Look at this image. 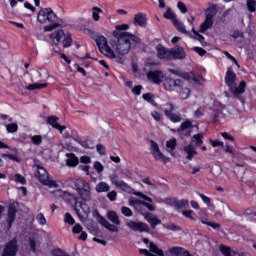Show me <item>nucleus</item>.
I'll list each match as a JSON object with an SVG mask.
<instances>
[{
    "mask_svg": "<svg viewBox=\"0 0 256 256\" xmlns=\"http://www.w3.org/2000/svg\"><path fill=\"white\" fill-rule=\"evenodd\" d=\"M184 153L186 154V159L192 161L195 155H197V148L193 146V143L184 147Z\"/></svg>",
    "mask_w": 256,
    "mask_h": 256,
    "instance_id": "nucleus-24",
    "label": "nucleus"
},
{
    "mask_svg": "<svg viewBox=\"0 0 256 256\" xmlns=\"http://www.w3.org/2000/svg\"><path fill=\"white\" fill-rule=\"evenodd\" d=\"M110 190H111V186H109L107 182L102 181L96 184L95 186L96 193H109Z\"/></svg>",
    "mask_w": 256,
    "mask_h": 256,
    "instance_id": "nucleus-27",
    "label": "nucleus"
},
{
    "mask_svg": "<svg viewBox=\"0 0 256 256\" xmlns=\"http://www.w3.org/2000/svg\"><path fill=\"white\" fill-rule=\"evenodd\" d=\"M219 249L222 252V254H224L225 256H239L238 252L231 250L230 247H227L225 245H220Z\"/></svg>",
    "mask_w": 256,
    "mask_h": 256,
    "instance_id": "nucleus-30",
    "label": "nucleus"
},
{
    "mask_svg": "<svg viewBox=\"0 0 256 256\" xmlns=\"http://www.w3.org/2000/svg\"><path fill=\"white\" fill-rule=\"evenodd\" d=\"M212 173H213V175H215V177H219V175H221V173H223V169L221 168V166H215L212 169Z\"/></svg>",
    "mask_w": 256,
    "mask_h": 256,
    "instance_id": "nucleus-56",
    "label": "nucleus"
},
{
    "mask_svg": "<svg viewBox=\"0 0 256 256\" xmlns=\"http://www.w3.org/2000/svg\"><path fill=\"white\" fill-rule=\"evenodd\" d=\"M144 203H145V201L139 200V199H137V198H130V199H129V205H130V207H136V208H138L139 205H144Z\"/></svg>",
    "mask_w": 256,
    "mask_h": 256,
    "instance_id": "nucleus-40",
    "label": "nucleus"
},
{
    "mask_svg": "<svg viewBox=\"0 0 256 256\" xmlns=\"http://www.w3.org/2000/svg\"><path fill=\"white\" fill-rule=\"evenodd\" d=\"M225 84L227 85L229 91L239 99L243 105H245V98L241 95L245 93V87H247V83L245 81H241L237 87V74L233 71V69L228 68L225 75Z\"/></svg>",
    "mask_w": 256,
    "mask_h": 256,
    "instance_id": "nucleus-2",
    "label": "nucleus"
},
{
    "mask_svg": "<svg viewBox=\"0 0 256 256\" xmlns=\"http://www.w3.org/2000/svg\"><path fill=\"white\" fill-rule=\"evenodd\" d=\"M190 95H191V90H189V88H184L181 92L182 99H189Z\"/></svg>",
    "mask_w": 256,
    "mask_h": 256,
    "instance_id": "nucleus-57",
    "label": "nucleus"
},
{
    "mask_svg": "<svg viewBox=\"0 0 256 256\" xmlns=\"http://www.w3.org/2000/svg\"><path fill=\"white\" fill-rule=\"evenodd\" d=\"M31 141L34 145H41L43 143V137L41 135H34L31 137Z\"/></svg>",
    "mask_w": 256,
    "mask_h": 256,
    "instance_id": "nucleus-48",
    "label": "nucleus"
},
{
    "mask_svg": "<svg viewBox=\"0 0 256 256\" xmlns=\"http://www.w3.org/2000/svg\"><path fill=\"white\" fill-rule=\"evenodd\" d=\"M33 169L37 171L36 177H38V181L42 183V185H45L46 187L55 188L59 187V184L57 182L49 179V173H47V170L41 166V164H34Z\"/></svg>",
    "mask_w": 256,
    "mask_h": 256,
    "instance_id": "nucleus-5",
    "label": "nucleus"
},
{
    "mask_svg": "<svg viewBox=\"0 0 256 256\" xmlns=\"http://www.w3.org/2000/svg\"><path fill=\"white\" fill-rule=\"evenodd\" d=\"M172 23L180 33L187 34V30L185 29V24L179 21V19L177 18L174 19Z\"/></svg>",
    "mask_w": 256,
    "mask_h": 256,
    "instance_id": "nucleus-33",
    "label": "nucleus"
},
{
    "mask_svg": "<svg viewBox=\"0 0 256 256\" xmlns=\"http://www.w3.org/2000/svg\"><path fill=\"white\" fill-rule=\"evenodd\" d=\"M169 110L165 109L164 113L167 117V119H169L170 121H172V123H181L182 118L179 114H175L173 113L175 111V106H173L172 103H169Z\"/></svg>",
    "mask_w": 256,
    "mask_h": 256,
    "instance_id": "nucleus-19",
    "label": "nucleus"
},
{
    "mask_svg": "<svg viewBox=\"0 0 256 256\" xmlns=\"http://www.w3.org/2000/svg\"><path fill=\"white\" fill-rule=\"evenodd\" d=\"M196 129V131H199V126L193 125V123L189 120H186L183 122L180 127L177 130H172L176 133H178L179 137L182 139H185L186 137H191V133Z\"/></svg>",
    "mask_w": 256,
    "mask_h": 256,
    "instance_id": "nucleus-7",
    "label": "nucleus"
},
{
    "mask_svg": "<svg viewBox=\"0 0 256 256\" xmlns=\"http://www.w3.org/2000/svg\"><path fill=\"white\" fill-rule=\"evenodd\" d=\"M231 37H233V39H245V35L239 30L234 31Z\"/></svg>",
    "mask_w": 256,
    "mask_h": 256,
    "instance_id": "nucleus-53",
    "label": "nucleus"
},
{
    "mask_svg": "<svg viewBox=\"0 0 256 256\" xmlns=\"http://www.w3.org/2000/svg\"><path fill=\"white\" fill-rule=\"evenodd\" d=\"M50 39H52L54 45L63 44L64 49L67 47H71L73 43V39L71 38V34H65L63 30H57L50 35Z\"/></svg>",
    "mask_w": 256,
    "mask_h": 256,
    "instance_id": "nucleus-6",
    "label": "nucleus"
},
{
    "mask_svg": "<svg viewBox=\"0 0 256 256\" xmlns=\"http://www.w3.org/2000/svg\"><path fill=\"white\" fill-rule=\"evenodd\" d=\"M83 232V226H81V224H76L73 228H72V233H82Z\"/></svg>",
    "mask_w": 256,
    "mask_h": 256,
    "instance_id": "nucleus-61",
    "label": "nucleus"
},
{
    "mask_svg": "<svg viewBox=\"0 0 256 256\" xmlns=\"http://www.w3.org/2000/svg\"><path fill=\"white\" fill-rule=\"evenodd\" d=\"M109 179L112 185H115V187H117L118 189H122V191H125L126 193H133V188L125 183V181L119 179V176H117V174L110 175Z\"/></svg>",
    "mask_w": 256,
    "mask_h": 256,
    "instance_id": "nucleus-11",
    "label": "nucleus"
},
{
    "mask_svg": "<svg viewBox=\"0 0 256 256\" xmlns=\"http://www.w3.org/2000/svg\"><path fill=\"white\" fill-rule=\"evenodd\" d=\"M206 19L200 26V33H205L207 29L213 27V18L217 15V6L212 5L207 9Z\"/></svg>",
    "mask_w": 256,
    "mask_h": 256,
    "instance_id": "nucleus-10",
    "label": "nucleus"
},
{
    "mask_svg": "<svg viewBox=\"0 0 256 256\" xmlns=\"http://www.w3.org/2000/svg\"><path fill=\"white\" fill-rule=\"evenodd\" d=\"M36 221H38L39 225H47V219L45 218V215H43V213H39L36 216Z\"/></svg>",
    "mask_w": 256,
    "mask_h": 256,
    "instance_id": "nucleus-49",
    "label": "nucleus"
},
{
    "mask_svg": "<svg viewBox=\"0 0 256 256\" xmlns=\"http://www.w3.org/2000/svg\"><path fill=\"white\" fill-rule=\"evenodd\" d=\"M193 51H195V53H198V55H200V57H203V55H205L207 53V50H205L201 47H194Z\"/></svg>",
    "mask_w": 256,
    "mask_h": 256,
    "instance_id": "nucleus-58",
    "label": "nucleus"
},
{
    "mask_svg": "<svg viewBox=\"0 0 256 256\" xmlns=\"http://www.w3.org/2000/svg\"><path fill=\"white\" fill-rule=\"evenodd\" d=\"M29 246L33 253L37 251V241H35V238H29Z\"/></svg>",
    "mask_w": 256,
    "mask_h": 256,
    "instance_id": "nucleus-55",
    "label": "nucleus"
},
{
    "mask_svg": "<svg viewBox=\"0 0 256 256\" xmlns=\"http://www.w3.org/2000/svg\"><path fill=\"white\" fill-rule=\"evenodd\" d=\"M177 7L181 13H187V6L183 2H178Z\"/></svg>",
    "mask_w": 256,
    "mask_h": 256,
    "instance_id": "nucleus-62",
    "label": "nucleus"
},
{
    "mask_svg": "<svg viewBox=\"0 0 256 256\" xmlns=\"http://www.w3.org/2000/svg\"><path fill=\"white\" fill-rule=\"evenodd\" d=\"M14 180L16 183H21V185H25V183H27V180L21 174L14 175Z\"/></svg>",
    "mask_w": 256,
    "mask_h": 256,
    "instance_id": "nucleus-50",
    "label": "nucleus"
},
{
    "mask_svg": "<svg viewBox=\"0 0 256 256\" xmlns=\"http://www.w3.org/2000/svg\"><path fill=\"white\" fill-rule=\"evenodd\" d=\"M93 169H95V171H96L98 174H101V173H103V171H105V167H104L103 164H101V162H99V161L94 162V164H93Z\"/></svg>",
    "mask_w": 256,
    "mask_h": 256,
    "instance_id": "nucleus-45",
    "label": "nucleus"
},
{
    "mask_svg": "<svg viewBox=\"0 0 256 256\" xmlns=\"http://www.w3.org/2000/svg\"><path fill=\"white\" fill-rule=\"evenodd\" d=\"M107 218L114 225H121V220H119V216L117 215V213L115 211H108Z\"/></svg>",
    "mask_w": 256,
    "mask_h": 256,
    "instance_id": "nucleus-29",
    "label": "nucleus"
},
{
    "mask_svg": "<svg viewBox=\"0 0 256 256\" xmlns=\"http://www.w3.org/2000/svg\"><path fill=\"white\" fill-rule=\"evenodd\" d=\"M96 150L99 153V155H106L105 146L103 144H98L96 146Z\"/></svg>",
    "mask_w": 256,
    "mask_h": 256,
    "instance_id": "nucleus-59",
    "label": "nucleus"
},
{
    "mask_svg": "<svg viewBox=\"0 0 256 256\" xmlns=\"http://www.w3.org/2000/svg\"><path fill=\"white\" fill-rule=\"evenodd\" d=\"M107 199H109V201H111V202L117 201V191L112 190V191L108 192Z\"/></svg>",
    "mask_w": 256,
    "mask_h": 256,
    "instance_id": "nucleus-51",
    "label": "nucleus"
},
{
    "mask_svg": "<svg viewBox=\"0 0 256 256\" xmlns=\"http://www.w3.org/2000/svg\"><path fill=\"white\" fill-rule=\"evenodd\" d=\"M134 25L139 27H147V15L138 13L134 16Z\"/></svg>",
    "mask_w": 256,
    "mask_h": 256,
    "instance_id": "nucleus-25",
    "label": "nucleus"
},
{
    "mask_svg": "<svg viewBox=\"0 0 256 256\" xmlns=\"http://www.w3.org/2000/svg\"><path fill=\"white\" fill-rule=\"evenodd\" d=\"M121 213L124 215V217H133V210L127 206L121 207Z\"/></svg>",
    "mask_w": 256,
    "mask_h": 256,
    "instance_id": "nucleus-43",
    "label": "nucleus"
},
{
    "mask_svg": "<svg viewBox=\"0 0 256 256\" xmlns=\"http://www.w3.org/2000/svg\"><path fill=\"white\" fill-rule=\"evenodd\" d=\"M47 123L48 125H51L53 129H57L60 133H63L67 127L61 126L59 123V117L56 116H50L47 118Z\"/></svg>",
    "mask_w": 256,
    "mask_h": 256,
    "instance_id": "nucleus-21",
    "label": "nucleus"
},
{
    "mask_svg": "<svg viewBox=\"0 0 256 256\" xmlns=\"http://www.w3.org/2000/svg\"><path fill=\"white\" fill-rule=\"evenodd\" d=\"M96 44L98 45L99 51L102 53V55H105V57H115V51L109 47V44L107 42V38L105 36L100 35L96 38Z\"/></svg>",
    "mask_w": 256,
    "mask_h": 256,
    "instance_id": "nucleus-9",
    "label": "nucleus"
},
{
    "mask_svg": "<svg viewBox=\"0 0 256 256\" xmlns=\"http://www.w3.org/2000/svg\"><path fill=\"white\" fill-rule=\"evenodd\" d=\"M64 222L68 223V225H75V219L71 215V213H66L64 216Z\"/></svg>",
    "mask_w": 256,
    "mask_h": 256,
    "instance_id": "nucleus-47",
    "label": "nucleus"
},
{
    "mask_svg": "<svg viewBox=\"0 0 256 256\" xmlns=\"http://www.w3.org/2000/svg\"><path fill=\"white\" fill-rule=\"evenodd\" d=\"M151 153L156 161H163L164 163H168V161H170L168 157L161 153V150H159V144L155 141H151Z\"/></svg>",
    "mask_w": 256,
    "mask_h": 256,
    "instance_id": "nucleus-13",
    "label": "nucleus"
},
{
    "mask_svg": "<svg viewBox=\"0 0 256 256\" xmlns=\"http://www.w3.org/2000/svg\"><path fill=\"white\" fill-rule=\"evenodd\" d=\"M175 147H177V139L174 138L166 142L167 151L172 155V157L175 155L173 153L175 151Z\"/></svg>",
    "mask_w": 256,
    "mask_h": 256,
    "instance_id": "nucleus-31",
    "label": "nucleus"
},
{
    "mask_svg": "<svg viewBox=\"0 0 256 256\" xmlns=\"http://www.w3.org/2000/svg\"><path fill=\"white\" fill-rule=\"evenodd\" d=\"M132 193L133 195H136V197H140L141 199H144V201H148V203H153V199L145 194H143L142 192H137L134 189H132Z\"/></svg>",
    "mask_w": 256,
    "mask_h": 256,
    "instance_id": "nucleus-36",
    "label": "nucleus"
},
{
    "mask_svg": "<svg viewBox=\"0 0 256 256\" xmlns=\"http://www.w3.org/2000/svg\"><path fill=\"white\" fill-rule=\"evenodd\" d=\"M99 13H103V10L99 7H93L92 17L95 21H99V19H101Z\"/></svg>",
    "mask_w": 256,
    "mask_h": 256,
    "instance_id": "nucleus-44",
    "label": "nucleus"
},
{
    "mask_svg": "<svg viewBox=\"0 0 256 256\" xmlns=\"http://www.w3.org/2000/svg\"><path fill=\"white\" fill-rule=\"evenodd\" d=\"M172 75H176L177 77H181L182 79H185V81H191V75L189 72H181V70L177 69H168Z\"/></svg>",
    "mask_w": 256,
    "mask_h": 256,
    "instance_id": "nucleus-28",
    "label": "nucleus"
},
{
    "mask_svg": "<svg viewBox=\"0 0 256 256\" xmlns=\"http://www.w3.org/2000/svg\"><path fill=\"white\" fill-rule=\"evenodd\" d=\"M6 131H8V133H17V131H19V126L17 123L8 124L6 125Z\"/></svg>",
    "mask_w": 256,
    "mask_h": 256,
    "instance_id": "nucleus-41",
    "label": "nucleus"
},
{
    "mask_svg": "<svg viewBox=\"0 0 256 256\" xmlns=\"http://www.w3.org/2000/svg\"><path fill=\"white\" fill-rule=\"evenodd\" d=\"M37 21H39V23H47V21L52 23L44 27L45 32H50L57 29V27H61V20L51 8H42L38 12Z\"/></svg>",
    "mask_w": 256,
    "mask_h": 256,
    "instance_id": "nucleus-3",
    "label": "nucleus"
},
{
    "mask_svg": "<svg viewBox=\"0 0 256 256\" xmlns=\"http://www.w3.org/2000/svg\"><path fill=\"white\" fill-rule=\"evenodd\" d=\"M164 203H166V205H170L171 207H175L177 206V199L175 198H166L164 200Z\"/></svg>",
    "mask_w": 256,
    "mask_h": 256,
    "instance_id": "nucleus-54",
    "label": "nucleus"
},
{
    "mask_svg": "<svg viewBox=\"0 0 256 256\" xmlns=\"http://www.w3.org/2000/svg\"><path fill=\"white\" fill-rule=\"evenodd\" d=\"M104 227L108 229V231H111V233H117L119 231V228L117 226L109 222Z\"/></svg>",
    "mask_w": 256,
    "mask_h": 256,
    "instance_id": "nucleus-52",
    "label": "nucleus"
},
{
    "mask_svg": "<svg viewBox=\"0 0 256 256\" xmlns=\"http://www.w3.org/2000/svg\"><path fill=\"white\" fill-rule=\"evenodd\" d=\"M16 215H17V208L15 207V205H10L8 208V218H7L9 229L13 227V223L15 222Z\"/></svg>",
    "mask_w": 256,
    "mask_h": 256,
    "instance_id": "nucleus-23",
    "label": "nucleus"
},
{
    "mask_svg": "<svg viewBox=\"0 0 256 256\" xmlns=\"http://www.w3.org/2000/svg\"><path fill=\"white\" fill-rule=\"evenodd\" d=\"M67 183L75 186L76 191L83 201H91V185H89V182L83 179L69 178Z\"/></svg>",
    "mask_w": 256,
    "mask_h": 256,
    "instance_id": "nucleus-4",
    "label": "nucleus"
},
{
    "mask_svg": "<svg viewBox=\"0 0 256 256\" xmlns=\"http://www.w3.org/2000/svg\"><path fill=\"white\" fill-rule=\"evenodd\" d=\"M147 79L154 83V85H161L165 79V73L161 70H152L147 73Z\"/></svg>",
    "mask_w": 256,
    "mask_h": 256,
    "instance_id": "nucleus-12",
    "label": "nucleus"
},
{
    "mask_svg": "<svg viewBox=\"0 0 256 256\" xmlns=\"http://www.w3.org/2000/svg\"><path fill=\"white\" fill-rule=\"evenodd\" d=\"M112 35L114 37V40L111 41L112 47L119 55H127V53L131 51V41L140 43L137 36L128 32H119L115 30Z\"/></svg>",
    "mask_w": 256,
    "mask_h": 256,
    "instance_id": "nucleus-1",
    "label": "nucleus"
},
{
    "mask_svg": "<svg viewBox=\"0 0 256 256\" xmlns=\"http://www.w3.org/2000/svg\"><path fill=\"white\" fill-rule=\"evenodd\" d=\"M154 121H161V114L157 111L151 112Z\"/></svg>",
    "mask_w": 256,
    "mask_h": 256,
    "instance_id": "nucleus-64",
    "label": "nucleus"
},
{
    "mask_svg": "<svg viewBox=\"0 0 256 256\" xmlns=\"http://www.w3.org/2000/svg\"><path fill=\"white\" fill-rule=\"evenodd\" d=\"M189 207V200H176V209H187Z\"/></svg>",
    "mask_w": 256,
    "mask_h": 256,
    "instance_id": "nucleus-37",
    "label": "nucleus"
},
{
    "mask_svg": "<svg viewBox=\"0 0 256 256\" xmlns=\"http://www.w3.org/2000/svg\"><path fill=\"white\" fill-rule=\"evenodd\" d=\"M127 227L132 231H138L139 233H149V225L143 222L129 221L126 223Z\"/></svg>",
    "mask_w": 256,
    "mask_h": 256,
    "instance_id": "nucleus-16",
    "label": "nucleus"
},
{
    "mask_svg": "<svg viewBox=\"0 0 256 256\" xmlns=\"http://www.w3.org/2000/svg\"><path fill=\"white\" fill-rule=\"evenodd\" d=\"M164 19H169L170 21H175L177 19V16L175 13H173V10H171L170 7L167 8L166 12L163 14Z\"/></svg>",
    "mask_w": 256,
    "mask_h": 256,
    "instance_id": "nucleus-35",
    "label": "nucleus"
},
{
    "mask_svg": "<svg viewBox=\"0 0 256 256\" xmlns=\"http://www.w3.org/2000/svg\"><path fill=\"white\" fill-rule=\"evenodd\" d=\"M66 157H67L66 163L69 167H77V165H79V158H77L75 154L67 153Z\"/></svg>",
    "mask_w": 256,
    "mask_h": 256,
    "instance_id": "nucleus-26",
    "label": "nucleus"
},
{
    "mask_svg": "<svg viewBox=\"0 0 256 256\" xmlns=\"http://www.w3.org/2000/svg\"><path fill=\"white\" fill-rule=\"evenodd\" d=\"M53 194L55 195V197H65V195H69V197L73 199V201L75 202L74 211L76 215L79 217L81 221L85 219V216H83V214H81V211L79 210V208L83 209V202L77 201L78 198L77 196H75V194H69L68 192H63V190H56L53 192Z\"/></svg>",
    "mask_w": 256,
    "mask_h": 256,
    "instance_id": "nucleus-8",
    "label": "nucleus"
},
{
    "mask_svg": "<svg viewBox=\"0 0 256 256\" xmlns=\"http://www.w3.org/2000/svg\"><path fill=\"white\" fill-rule=\"evenodd\" d=\"M187 57V53L185 52V49L181 46H176L175 48L170 49V61L177 60H183Z\"/></svg>",
    "mask_w": 256,
    "mask_h": 256,
    "instance_id": "nucleus-17",
    "label": "nucleus"
},
{
    "mask_svg": "<svg viewBox=\"0 0 256 256\" xmlns=\"http://www.w3.org/2000/svg\"><path fill=\"white\" fill-rule=\"evenodd\" d=\"M149 249L151 251V253H154V255H158V256H165V253L163 252V250H161V248H159L155 243L150 242L149 243Z\"/></svg>",
    "mask_w": 256,
    "mask_h": 256,
    "instance_id": "nucleus-32",
    "label": "nucleus"
},
{
    "mask_svg": "<svg viewBox=\"0 0 256 256\" xmlns=\"http://www.w3.org/2000/svg\"><path fill=\"white\" fill-rule=\"evenodd\" d=\"M156 56L161 61H171V49L165 48L163 45L156 46Z\"/></svg>",
    "mask_w": 256,
    "mask_h": 256,
    "instance_id": "nucleus-15",
    "label": "nucleus"
},
{
    "mask_svg": "<svg viewBox=\"0 0 256 256\" xmlns=\"http://www.w3.org/2000/svg\"><path fill=\"white\" fill-rule=\"evenodd\" d=\"M183 85V81L180 79H172V78H164L163 87L165 91H175V88L181 87Z\"/></svg>",
    "mask_w": 256,
    "mask_h": 256,
    "instance_id": "nucleus-14",
    "label": "nucleus"
},
{
    "mask_svg": "<svg viewBox=\"0 0 256 256\" xmlns=\"http://www.w3.org/2000/svg\"><path fill=\"white\" fill-rule=\"evenodd\" d=\"M163 227L168 229V231H181V227L173 223L163 224Z\"/></svg>",
    "mask_w": 256,
    "mask_h": 256,
    "instance_id": "nucleus-42",
    "label": "nucleus"
},
{
    "mask_svg": "<svg viewBox=\"0 0 256 256\" xmlns=\"http://www.w3.org/2000/svg\"><path fill=\"white\" fill-rule=\"evenodd\" d=\"M190 75V81H194L196 85H203V77L202 76H197L195 73H189Z\"/></svg>",
    "mask_w": 256,
    "mask_h": 256,
    "instance_id": "nucleus-39",
    "label": "nucleus"
},
{
    "mask_svg": "<svg viewBox=\"0 0 256 256\" xmlns=\"http://www.w3.org/2000/svg\"><path fill=\"white\" fill-rule=\"evenodd\" d=\"M192 145L195 143L198 147L203 145V134H196L192 137Z\"/></svg>",
    "mask_w": 256,
    "mask_h": 256,
    "instance_id": "nucleus-38",
    "label": "nucleus"
},
{
    "mask_svg": "<svg viewBox=\"0 0 256 256\" xmlns=\"http://www.w3.org/2000/svg\"><path fill=\"white\" fill-rule=\"evenodd\" d=\"M247 7H248V11H250V13H255L256 12V1L255 0H247Z\"/></svg>",
    "mask_w": 256,
    "mask_h": 256,
    "instance_id": "nucleus-46",
    "label": "nucleus"
},
{
    "mask_svg": "<svg viewBox=\"0 0 256 256\" xmlns=\"http://www.w3.org/2000/svg\"><path fill=\"white\" fill-rule=\"evenodd\" d=\"M17 255V239H12L8 242L2 252V256H15Z\"/></svg>",
    "mask_w": 256,
    "mask_h": 256,
    "instance_id": "nucleus-18",
    "label": "nucleus"
},
{
    "mask_svg": "<svg viewBox=\"0 0 256 256\" xmlns=\"http://www.w3.org/2000/svg\"><path fill=\"white\" fill-rule=\"evenodd\" d=\"M210 143L212 147H223V145H225V143H223L222 141L213 140V139H210Z\"/></svg>",
    "mask_w": 256,
    "mask_h": 256,
    "instance_id": "nucleus-60",
    "label": "nucleus"
},
{
    "mask_svg": "<svg viewBox=\"0 0 256 256\" xmlns=\"http://www.w3.org/2000/svg\"><path fill=\"white\" fill-rule=\"evenodd\" d=\"M47 87V83H34L30 84L26 87L28 91H35V89H45Z\"/></svg>",
    "mask_w": 256,
    "mask_h": 256,
    "instance_id": "nucleus-34",
    "label": "nucleus"
},
{
    "mask_svg": "<svg viewBox=\"0 0 256 256\" xmlns=\"http://www.w3.org/2000/svg\"><path fill=\"white\" fill-rule=\"evenodd\" d=\"M168 252L170 253V255L175 256H194L193 254H191V252H189V250L179 246L169 248Z\"/></svg>",
    "mask_w": 256,
    "mask_h": 256,
    "instance_id": "nucleus-20",
    "label": "nucleus"
},
{
    "mask_svg": "<svg viewBox=\"0 0 256 256\" xmlns=\"http://www.w3.org/2000/svg\"><path fill=\"white\" fill-rule=\"evenodd\" d=\"M144 219H146V221L150 224L152 229H155L157 225H161V219H159V217H157V215L155 214L147 212L144 215Z\"/></svg>",
    "mask_w": 256,
    "mask_h": 256,
    "instance_id": "nucleus-22",
    "label": "nucleus"
},
{
    "mask_svg": "<svg viewBox=\"0 0 256 256\" xmlns=\"http://www.w3.org/2000/svg\"><path fill=\"white\" fill-rule=\"evenodd\" d=\"M80 162L84 163L85 165H89V163H91V157H89V156H82L80 158Z\"/></svg>",
    "mask_w": 256,
    "mask_h": 256,
    "instance_id": "nucleus-63",
    "label": "nucleus"
}]
</instances>
